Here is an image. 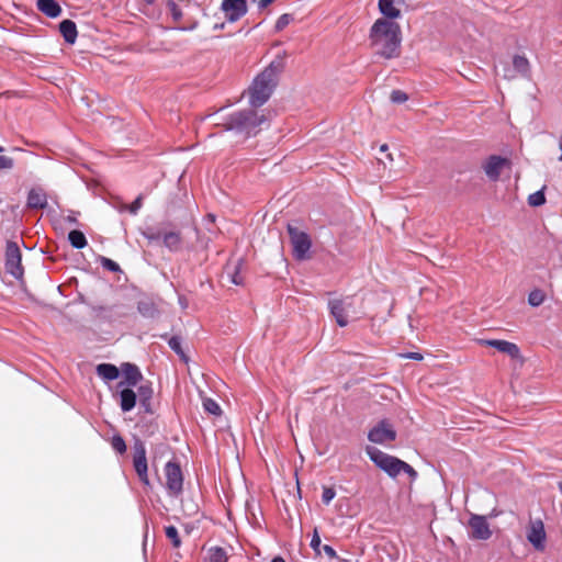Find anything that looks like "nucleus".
Segmentation results:
<instances>
[{
  "label": "nucleus",
  "mask_w": 562,
  "mask_h": 562,
  "mask_svg": "<svg viewBox=\"0 0 562 562\" xmlns=\"http://www.w3.org/2000/svg\"><path fill=\"white\" fill-rule=\"evenodd\" d=\"M369 38L371 46L382 57L397 56L401 45L400 25L387 19H378L371 26Z\"/></svg>",
  "instance_id": "nucleus-1"
},
{
  "label": "nucleus",
  "mask_w": 562,
  "mask_h": 562,
  "mask_svg": "<svg viewBox=\"0 0 562 562\" xmlns=\"http://www.w3.org/2000/svg\"><path fill=\"white\" fill-rule=\"evenodd\" d=\"M281 71L282 61L274 60L254 79L249 88V102L252 106H260L268 101Z\"/></svg>",
  "instance_id": "nucleus-2"
},
{
  "label": "nucleus",
  "mask_w": 562,
  "mask_h": 562,
  "mask_svg": "<svg viewBox=\"0 0 562 562\" xmlns=\"http://www.w3.org/2000/svg\"><path fill=\"white\" fill-rule=\"evenodd\" d=\"M366 452L370 460L389 476L396 477L398 474L406 473L412 481L417 477V472L406 462L396 457L387 454L375 447L368 446Z\"/></svg>",
  "instance_id": "nucleus-3"
},
{
  "label": "nucleus",
  "mask_w": 562,
  "mask_h": 562,
  "mask_svg": "<svg viewBox=\"0 0 562 562\" xmlns=\"http://www.w3.org/2000/svg\"><path fill=\"white\" fill-rule=\"evenodd\" d=\"M267 121L265 114L258 115L252 110L239 111L231 114L223 123L227 131H236L250 135L256 128Z\"/></svg>",
  "instance_id": "nucleus-4"
},
{
  "label": "nucleus",
  "mask_w": 562,
  "mask_h": 562,
  "mask_svg": "<svg viewBox=\"0 0 562 562\" xmlns=\"http://www.w3.org/2000/svg\"><path fill=\"white\" fill-rule=\"evenodd\" d=\"M142 234L149 243L162 239L165 247L171 251H177L181 248L182 239L178 232H161L159 229L148 227L147 229L143 231Z\"/></svg>",
  "instance_id": "nucleus-5"
},
{
  "label": "nucleus",
  "mask_w": 562,
  "mask_h": 562,
  "mask_svg": "<svg viewBox=\"0 0 562 562\" xmlns=\"http://www.w3.org/2000/svg\"><path fill=\"white\" fill-rule=\"evenodd\" d=\"M166 488L170 496H179L182 492L183 475L180 465L169 461L165 467Z\"/></svg>",
  "instance_id": "nucleus-6"
},
{
  "label": "nucleus",
  "mask_w": 562,
  "mask_h": 562,
  "mask_svg": "<svg viewBox=\"0 0 562 562\" xmlns=\"http://www.w3.org/2000/svg\"><path fill=\"white\" fill-rule=\"evenodd\" d=\"M288 231L291 237L294 257L299 260L306 259L311 249V239L308 235L291 225H289Z\"/></svg>",
  "instance_id": "nucleus-7"
},
{
  "label": "nucleus",
  "mask_w": 562,
  "mask_h": 562,
  "mask_svg": "<svg viewBox=\"0 0 562 562\" xmlns=\"http://www.w3.org/2000/svg\"><path fill=\"white\" fill-rule=\"evenodd\" d=\"M469 537L474 540H488L492 537V530L487 518L482 515L471 514L469 521Z\"/></svg>",
  "instance_id": "nucleus-8"
},
{
  "label": "nucleus",
  "mask_w": 562,
  "mask_h": 562,
  "mask_svg": "<svg viewBox=\"0 0 562 562\" xmlns=\"http://www.w3.org/2000/svg\"><path fill=\"white\" fill-rule=\"evenodd\" d=\"M5 270L15 279H20L23 276L21 251L18 245L12 241H9L5 248Z\"/></svg>",
  "instance_id": "nucleus-9"
},
{
  "label": "nucleus",
  "mask_w": 562,
  "mask_h": 562,
  "mask_svg": "<svg viewBox=\"0 0 562 562\" xmlns=\"http://www.w3.org/2000/svg\"><path fill=\"white\" fill-rule=\"evenodd\" d=\"M368 438L373 443L384 445L396 438V431L390 423L382 420L369 431Z\"/></svg>",
  "instance_id": "nucleus-10"
},
{
  "label": "nucleus",
  "mask_w": 562,
  "mask_h": 562,
  "mask_svg": "<svg viewBox=\"0 0 562 562\" xmlns=\"http://www.w3.org/2000/svg\"><path fill=\"white\" fill-rule=\"evenodd\" d=\"M352 307V302L349 299L333 300L329 302L331 315L335 317L340 327H345L349 323V312Z\"/></svg>",
  "instance_id": "nucleus-11"
},
{
  "label": "nucleus",
  "mask_w": 562,
  "mask_h": 562,
  "mask_svg": "<svg viewBox=\"0 0 562 562\" xmlns=\"http://www.w3.org/2000/svg\"><path fill=\"white\" fill-rule=\"evenodd\" d=\"M221 9L227 21L234 23L247 13V3L246 0H223Z\"/></svg>",
  "instance_id": "nucleus-12"
},
{
  "label": "nucleus",
  "mask_w": 562,
  "mask_h": 562,
  "mask_svg": "<svg viewBox=\"0 0 562 562\" xmlns=\"http://www.w3.org/2000/svg\"><path fill=\"white\" fill-rule=\"evenodd\" d=\"M479 344L483 346H488L497 349L499 352L507 355L512 359L520 358V349L519 347L507 340L499 339H480Z\"/></svg>",
  "instance_id": "nucleus-13"
},
{
  "label": "nucleus",
  "mask_w": 562,
  "mask_h": 562,
  "mask_svg": "<svg viewBox=\"0 0 562 562\" xmlns=\"http://www.w3.org/2000/svg\"><path fill=\"white\" fill-rule=\"evenodd\" d=\"M527 539L535 549L542 550L544 548L546 531L541 520H532L530 522L527 531Z\"/></svg>",
  "instance_id": "nucleus-14"
},
{
  "label": "nucleus",
  "mask_w": 562,
  "mask_h": 562,
  "mask_svg": "<svg viewBox=\"0 0 562 562\" xmlns=\"http://www.w3.org/2000/svg\"><path fill=\"white\" fill-rule=\"evenodd\" d=\"M507 165L508 161H506V159L498 156H492L483 164V169L487 178L495 181Z\"/></svg>",
  "instance_id": "nucleus-15"
},
{
  "label": "nucleus",
  "mask_w": 562,
  "mask_h": 562,
  "mask_svg": "<svg viewBox=\"0 0 562 562\" xmlns=\"http://www.w3.org/2000/svg\"><path fill=\"white\" fill-rule=\"evenodd\" d=\"M121 370L124 376V381H121L117 384V387L127 386H136L138 382L143 379V375L138 368L132 363H123L121 366Z\"/></svg>",
  "instance_id": "nucleus-16"
},
{
  "label": "nucleus",
  "mask_w": 562,
  "mask_h": 562,
  "mask_svg": "<svg viewBox=\"0 0 562 562\" xmlns=\"http://www.w3.org/2000/svg\"><path fill=\"white\" fill-rule=\"evenodd\" d=\"M402 3L403 0H379V10L391 21L401 16L400 5Z\"/></svg>",
  "instance_id": "nucleus-17"
},
{
  "label": "nucleus",
  "mask_w": 562,
  "mask_h": 562,
  "mask_svg": "<svg viewBox=\"0 0 562 562\" xmlns=\"http://www.w3.org/2000/svg\"><path fill=\"white\" fill-rule=\"evenodd\" d=\"M154 390L151 387V384L145 383L140 384L137 387V395L139 400V404L145 413L153 414V407H151V398H153Z\"/></svg>",
  "instance_id": "nucleus-18"
},
{
  "label": "nucleus",
  "mask_w": 562,
  "mask_h": 562,
  "mask_svg": "<svg viewBox=\"0 0 562 562\" xmlns=\"http://www.w3.org/2000/svg\"><path fill=\"white\" fill-rule=\"evenodd\" d=\"M134 386L124 385L120 389V407L123 412L132 411L136 405V393L133 390Z\"/></svg>",
  "instance_id": "nucleus-19"
},
{
  "label": "nucleus",
  "mask_w": 562,
  "mask_h": 562,
  "mask_svg": "<svg viewBox=\"0 0 562 562\" xmlns=\"http://www.w3.org/2000/svg\"><path fill=\"white\" fill-rule=\"evenodd\" d=\"M47 204L46 193L40 189L34 188L30 190L27 195V206L32 209H43Z\"/></svg>",
  "instance_id": "nucleus-20"
},
{
  "label": "nucleus",
  "mask_w": 562,
  "mask_h": 562,
  "mask_svg": "<svg viewBox=\"0 0 562 562\" xmlns=\"http://www.w3.org/2000/svg\"><path fill=\"white\" fill-rule=\"evenodd\" d=\"M37 8L48 18H57L61 13V8L55 0H37Z\"/></svg>",
  "instance_id": "nucleus-21"
},
{
  "label": "nucleus",
  "mask_w": 562,
  "mask_h": 562,
  "mask_svg": "<svg viewBox=\"0 0 562 562\" xmlns=\"http://www.w3.org/2000/svg\"><path fill=\"white\" fill-rule=\"evenodd\" d=\"M98 375L104 381H114L120 375V370L111 363H100L97 366Z\"/></svg>",
  "instance_id": "nucleus-22"
},
{
  "label": "nucleus",
  "mask_w": 562,
  "mask_h": 562,
  "mask_svg": "<svg viewBox=\"0 0 562 562\" xmlns=\"http://www.w3.org/2000/svg\"><path fill=\"white\" fill-rule=\"evenodd\" d=\"M59 31L67 43L74 44L76 42L77 26H76L75 22H72L70 20H64L59 24Z\"/></svg>",
  "instance_id": "nucleus-23"
},
{
  "label": "nucleus",
  "mask_w": 562,
  "mask_h": 562,
  "mask_svg": "<svg viewBox=\"0 0 562 562\" xmlns=\"http://www.w3.org/2000/svg\"><path fill=\"white\" fill-rule=\"evenodd\" d=\"M133 464L139 480L145 484L149 485V479L147 474V459H133Z\"/></svg>",
  "instance_id": "nucleus-24"
},
{
  "label": "nucleus",
  "mask_w": 562,
  "mask_h": 562,
  "mask_svg": "<svg viewBox=\"0 0 562 562\" xmlns=\"http://www.w3.org/2000/svg\"><path fill=\"white\" fill-rule=\"evenodd\" d=\"M513 66L515 71L520 76H528L529 74V61L526 57L516 55L513 58Z\"/></svg>",
  "instance_id": "nucleus-25"
},
{
  "label": "nucleus",
  "mask_w": 562,
  "mask_h": 562,
  "mask_svg": "<svg viewBox=\"0 0 562 562\" xmlns=\"http://www.w3.org/2000/svg\"><path fill=\"white\" fill-rule=\"evenodd\" d=\"M68 239L72 247L81 249L87 245V239L80 231H71L68 235Z\"/></svg>",
  "instance_id": "nucleus-26"
},
{
  "label": "nucleus",
  "mask_w": 562,
  "mask_h": 562,
  "mask_svg": "<svg viewBox=\"0 0 562 562\" xmlns=\"http://www.w3.org/2000/svg\"><path fill=\"white\" fill-rule=\"evenodd\" d=\"M546 300V294L540 289L532 290L528 295V303L533 306H540Z\"/></svg>",
  "instance_id": "nucleus-27"
},
{
  "label": "nucleus",
  "mask_w": 562,
  "mask_h": 562,
  "mask_svg": "<svg viewBox=\"0 0 562 562\" xmlns=\"http://www.w3.org/2000/svg\"><path fill=\"white\" fill-rule=\"evenodd\" d=\"M546 203L543 190L536 191L528 196V204L533 207L541 206Z\"/></svg>",
  "instance_id": "nucleus-28"
},
{
  "label": "nucleus",
  "mask_w": 562,
  "mask_h": 562,
  "mask_svg": "<svg viewBox=\"0 0 562 562\" xmlns=\"http://www.w3.org/2000/svg\"><path fill=\"white\" fill-rule=\"evenodd\" d=\"M203 408L207 413H210L212 415H215V416H218L222 413L220 405L214 400H212V398H204L203 400Z\"/></svg>",
  "instance_id": "nucleus-29"
},
{
  "label": "nucleus",
  "mask_w": 562,
  "mask_h": 562,
  "mask_svg": "<svg viewBox=\"0 0 562 562\" xmlns=\"http://www.w3.org/2000/svg\"><path fill=\"white\" fill-rule=\"evenodd\" d=\"M166 537L172 542L175 548H179L181 544L180 537L178 535V530L175 526H168L165 529Z\"/></svg>",
  "instance_id": "nucleus-30"
},
{
  "label": "nucleus",
  "mask_w": 562,
  "mask_h": 562,
  "mask_svg": "<svg viewBox=\"0 0 562 562\" xmlns=\"http://www.w3.org/2000/svg\"><path fill=\"white\" fill-rule=\"evenodd\" d=\"M210 562H226V553L221 548L210 550Z\"/></svg>",
  "instance_id": "nucleus-31"
},
{
  "label": "nucleus",
  "mask_w": 562,
  "mask_h": 562,
  "mask_svg": "<svg viewBox=\"0 0 562 562\" xmlns=\"http://www.w3.org/2000/svg\"><path fill=\"white\" fill-rule=\"evenodd\" d=\"M293 21V16L289 13H284L279 16L276 22V31H282Z\"/></svg>",
  "instance_id": "nucleus-32"
},
{
  "label": "nucleus",
  "mask_w": 562,
  "mask_h": 562,
  "mask_svg": "<svg viewBox=\"0 0 562 562\" xmlns=\"http://www.w3.org/2000/svg\"><path fill=\"white\" fill-rule=\"evenodd\" d=\"M133 459H146V449L142 441L137 440L133 447Z\"/></svg>",
  "instance_id": "nucleus-33"
},
{
  "label": "nucleus",
  "mask_w": 562,
  "mask_h": 562,
  "mask_svg": "<svg viewBox=\"0 0 562 562\" xmlns=\"http://www.w3.org/2000/svg\"><path fill=\"white\" fill-rule=\"evenodd\" d=\"M167 7H168L173 20L176 22L180 21V19L182 18V12L178 8L177 3L173 0H168Z\"/></svg>",
  "instance_id": "nucleus-34"
},
{
  "label": "nucleus",
  "mask_w": 562,
  "mask_h": 562,
  "mask_svg": "<svg viewBox=\"0 0 562 562\" xmlns=\"http://www.w3.org/2000/svg\"><path fill=\"white\" fill-rule=\"evenodd\" d=\"M112 447L119 453H123L126 450L125 441L120 436L113 437V439H112Z\"/></svg>",
  "instance_id": "nucleus-35"
},
{
  "label": "nucleus",
  "mask_w": 562,
  "mask_h": 562,
  "mask_svg": "<svg viewBox=\"0 0 562 562\" xmlns=\"http://www.w3.org/2000/svg\"><path fill=\"white\" fill-rule=\"evenodd\" d=\"M336 496V492L333 487H324L322 494V501L328 505Z\"/></svg>",
  "instance_id": "nucleus-36"
},
{
  "label": "nucleus",
  "mask_w": 562,
  "mask_h": 562,
  "mask_svg": "<svg viewBox=\"0 0 562 562\" xmlns=\"http://www.w3.org/2000/svg\"><path fill=\"white\" fill-rule=\"evenodd\" d=\"M390 98L394 103H403L407 100V94L401 90H394Z\"/></svg>",
  "instance_id": "nucleus-37"
},
{
  "label": "nucleus",
  "mask_w": 562,
  "mask_h": 562,
  "mask_svg": "<svg viewBox=\"0 0 562 562\" xmlns=\"http://www.w3.org/2000/svg\"><path fill=\"white\" fill-rule=\"evenodd\" d=\"M311 547L317 554H321V548H322L321 547V537L316 529L314 530V533H313V537L311 540Z\"/></svg>",
  "instance_id": "nucleus-38"
},
{
  "label": "nucleus",
  "mask_w": 562,
  "mask_h": 562,
  "mask_svg": "<svg viewBox=\"0 0 562 562\" xmlns=\"http://www.w3.org/2000/svg\"><path fill=\"white\" fill-rule=\"evenodd\" d=\"M101 263L104 268H106L108 270L113 271V272L119 271V269H120L119 265L109 258L103 257L101 259Z\"/></svg>",
  "instance_id": "nucleus-39"
},
{
  "label": "nucleus",
  "mask_w": 562,
  "mask_h": 562,
  "mask_svg": "<svg viewBox=\"0 0 562 562\" xmlns=\"http://www.w3.org/2000/svg\"><path fill=\"white\" fill-rule=\"evenodd\" d=\"M13 167V159L9 156L0 155V169H11Z\"/></svg>",
  "instance_id": "nucleus-40"
},
{
  "label": "nucleus",
  "mask_w": 562,
  "mask_h": 562,
  "mask_svg": "<svg viewBox=\"0 0 562 562\" xmlns=\"http://www.w3.org/2000/svg\"><path fill=\"white\" fill-rule=\"evenodd\" d=\"M140 207H142V196H138L132 204L125 206V209L128 210V212L132 214H136Z\"/></svg>",
  "instance_id": "nucleus-41"
},
{
  "label": "nucleus",
  "mask_w": 562,
  "mask_h": 562,
  "mask_svg": "<svg viewBox=\"0 0 562 562\" xmlns=\"http://www.w3.org/2000/svg\"><path fill=\"white\" fill-rule=\"evenodd\" d=\"M324 552L329 559L336 558V551L328 544H325L321 548V552Z\"/></svg>",
  "instance_id": "nucleus-42"
},
{
  "label": "nucleus",
  "mask_w": 562,
  "mask_h": 562,
  "mask_svg": "<svg viewBox=\"0 0 562 562\" xmlns=\"http://www.w3.org/2000/svg\"><path fill=\"white\" fill-rule=\"evenodd\" d=\"M401 357L406 358V359L417 360V361L423 360V355L419 352H407V353L401 355Z\"/></svg>",
  "instance_id": "nucleus-43"
},
{
  "label": "nucleus",
  "mask_w": 562,
  "mask_h": 562,
  "mask_svg": "<svg viewBox=\"0 0 562 562\" xmlns=\"http://www.w3.org/2000/svg\"><path fill=\"white\" fill-rule=\"evenodd\" d=\"M169 346L171 349H173L175 351L179 352L180 351V341L178 340V338L173 337L169 340Z\"/></svg>",
  "instance_id": "nucleus-44"
},
{
  "label": "nucleus",
  "mask_w": 562,
  "mask_h": 562,
  "mask_svg": "<svg viewBox=\"0 0 562 562\" xmlns=\"http://www.w3.org/2000/svg\"><path fill=\"white\" fill-rule=\"evenodd\" d=\"M558 147H559V151H560V155L558 157V160L560 162H562V133L559 135L558 137Z\"/></svg>",
  "instance_id": "nucleus-45"
},
{
  "label": "nucleus",
  "mask_w": 562,
  "mask_h": 562,
  "mask_svg": "<svg viewBox=\"0 0 562 562\" xmlns=\"http://www.w3.org/2000/svg\"><path fill=\"white\" fill-rule=\"evenodd\" d=\"M196 26H198V22H193L190 26L182 27L181 30H183V31H192V30H195Z\"/></svg>",
  "instance_id": "nucleus-46"
},
{
  "label": "nucleus",
  "mask_w": 562,
  "mask_h": 562,
  "mask_svg": "<svg viewBox=\"0 0 562 562\" xmlns=\"http://www.w3.org/2000/svg\"><path fill=\"white\" fill-rule=\"evenodd\" d=\"M224 26H225V23H216V24H214L213 30H215V31L223 30Z\"/></svg>",
  "instance_id": "nucleus-47"
},
{
  "label": "nucleus",
  "mask_w": 562,
  "mask_h": 562,
  "mask_svg": "<svg viewBox=\"0 0 562 562\" xmlns=\"http://www.w3.org/2000/svg\"><path fill=\"white\" fill-rule=\"evenodd\" d=\"M271 562H285L282 558L276 557Z\"/></svg>",
  "instance_id": "nucleus-48"
},
{
  "label": "nucleus",
  "mask_w": 562,
  "mask_h": 562,
  "mask_svg": "<svg viewBox=\"0 0 562 562\" xmlns=\"http://www.w3.org/2000/svg\"><path fill=\"white\" fill-rule=\"evenodd\" d=\"M380 150L381 151H386L387 150V145H385V144L381 145Z\"/></svg>",
  "instance_id": "nucleus-49"
},
{
  "label": "nucleus",
  "mask_w": 562,
  "mask_h": 562,
  "mask_svg": "<svg viewBox=\"0 0 562 562\" xmlns=\"http://www.w3.org/2000/svg\"><path fill=\"white\" fill-rule=\"evenodd\" d=\"M145 4H151L154 2V0H142Z\"/></svg>",
  "instance_id": "nucleus-50"
},
{
  "label": "nucleus",
  "mask_w": 562,
  "mask_h": 562,
  "mask_svg": "<svg viewBox=\"0 0 562 562\" xmlns=\"http://www.w3.org/2000/svg\"><path fill=\"white\" fill-rule=\"evenodd\" d=\"M232 282L235 283V284H239V281L235 277L232 279Z\"/></svg>",
  "instance_id": "nucleus-51"
},
{
  "label": "nucleus",
  "mask_w": 562,
  "mask_h": 562,
  "mask_svg": "<svg viewBox=\"0 0 562 562\" xmlns=\"http://www.w3.org/2000/svg\"><path fill=\"white\" fill-rule=\"evenodd\" d=\"M386 157H387L389 160H391V161L393 160V157H392L391 154H387Z\"/></svg>",
  "instance_id": "nucleus-52"
},
{
  "label": "nucleus",
  "mask_w": 562,
  "mask_h": 562,
  "mask_svg": "<svg viewBox=\"0 0 562 562\" xmlns=\"http://www.w3.org/2000/svg\"><path fill=\"white\" fill-rule=\"evenodd\" d=\"M559 488H560V491L562 493V481L559 483Z\"/></svg>",
  "instance_id": "nucleus-53"
},
{
  "label": "nucleus",
  "mask_w": 562,
  "mask_h": 562,
  "mask_svg": "<svg viewBox=\"0 0 562 562\" xmlns=\"http://www.w3.org/2000/svg\"><path fill=\"white\" fill-rule=\"evenodd\" d=\"M490 516H491V517H496V516H497V514L493 512Z\"/></svg>",
  "instance_id": "nucleus-54"
},
{
  "label": "nucleus",
  "mask_w": 562,
  "mask_h": 562,
  "mask_svg": "<svg viewBox=\"0 0 562 562\" xmlns=\"http://www.w3.org/2000/svg\"><path fill=\"white\" fill-rule=\"evenodd\" d=\"M2 151H3V148L0 146V153H2Z\"/></svg>",
  "instance_id": "nucleus-55"
}]
</instances>
